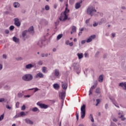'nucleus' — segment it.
Instances as JSON below:
<instances>
[{
	"label": "nucleus",
	"mask_w": 126,
	"mask_h": 126,
	"mask_svg": "<svg viewBox=\"0 0 126 126\" xmlns=\"http://www.w3.org/2000/svg\"><path fill=\"white\" fill-rule=\"evenodd\" d=\"M95 12H97V10L95 9V7L92 6H90L88 7L87 10V14H89L91 16H93Z\"/></svg>",
	"instance_id": "f257e3e1"
},
{
	"label": "nucleus",
	"mask_w": 126,
	"mask_h": 126,
	"mask_svg": "<svg viewBox=\"0 0 126 126\" xmlns=\"http://www.w3.org/2000/svg\"><path fill=\"white\" fill-rule=\"evenodd\" d=\"M22 79L24 81H31L33 79V75L31 74H26L22 77Z\"/></svg>",
	"instance_id": "f03ea898"
},
{
	"label": "nucleus",
	"mask_w": 126,
	"mask_h": 126,
	"mask_svg": "<svg viewBox=\"0 0 126 126\" xmlns=\"http://www.w3.org/2000/svg\"><path fill=\"white\" fill-rule=\"evenodd\" d=\"M86 115V105L83 104L81 107V119H84Z\"/></svg>",
	"instance_id": "7ed1b4c3"
},
{
	"label": "nucleus",
	"mask_w": 126,
	"mask_h": 126,
	"mask_svg": "<svg viewBox=\"0 0 126 126\" xmlns=\"http://www.w3.org/2000/svg\"><path fill=\"white\" fill-rule=\"evenodd\" d=\"M72 66L73 67L74 70L77 71V73L79 74L80 73V70L79 69L80 68L79 66V63H72Z\"/></svg>",
	"instance_id": "20e7f679"
},
{
	"label": "nucleus",
	"mask_w": 126,
	"mask_h": 126,
	"mask_svg": "<svg viewBox=\"0 0 126 126\" xmlns=\"http://www.w3.org/2000/svg\"><path fill=\"white\" fill-rule=\"evenodd\" d=\"M67 19V15H66V13L65 12H62L61 14V16L59 18V20L60 21H64V20H66Z\"/></svg>",
	"instance_id": "39448f33"
},
{
	"label": "nucleus",
	"mask_w": 126,
	"mask_h": 126,
	"mask_svg": "<svg viewBox=\"0 0 126 126\" xmlns=\"http://www.w3.org/2000/svg\"><path fill=\"white\" fill-rule=\"evenodd\" d=\"M59 97L62 100V103H63V100L65 97V91H63L62 92L59 93Z\"/></svg>",
	"instance_id": "423d86ee"
},
{
	"label": "nucleus",
	"mask_w": 126,
	"mask_h": 126,
	"mask_svg": "<svg viewBox=\"0 0 126 126\" xmlns=\"http://www.w3.org/2000/svg\"><path fill=\"white\" fill-rule=\"evenodd\" d=\"M97 84H98V82L97 81H95V82L94 83V85L91 87L90 91H89V95H91L92 94L93 90L92 89H95L96 87H97Z\"/></svg>",
	"instance_id": "0eeeda50"
},
{
	"label": "nucleus",
	"mask_w": 126,
	"mask_h": 126,
	"mask_svg": "<svg viewBox=\"0 0 126 126\" xmlns=\"http://www.w3.org/2000/svg\"><path fill=\"white\" fill-rule=\"evenodd\" d=\"M37 45L40 48L45 47V45H46V43H45V40H39L37 42Z\"/></svg>",
	"instance_id": "6e6552de"
},
{
	"label": "nucleus",
	"mask_w": 126,
	"mask_h": 126,
	"mask_svg": "<svg viewBox=\"0 0 126 126\" xmlns=\"http://www.w3.org/2000/svg\"><path fill=\"white\" fill-rule=\"evenodd\" d=\"M14 24L17 27H20V25H21V23H20V21H19V19L16 18L14 19Z\"/></svg>",
	"instance_id": "1a4fd4ad"
},
{
	"label": "nucleus",
	"mask_w": 126,
	"mask_h": 126,
	"mask_svg": "<svg viewBox=\"0 0 126 126\" xmlns=\"http://www.w3.org/2000/svg\"><path fill=\"white\" fill-rule=\"evenodd\" d=\"M95 38H96V35L95 34L91 35V36L89 37L88 39H87V43H90L91 42H92V40H94Z\"/></svg>",
	"instance_id": "9d476101"
},
{
	"label": "nucleus",
	"mask_w": 126,
	"mask_h": 126,
	"mask_svg": "<svg viewBox=\"0 0 126 126\" xmlns=\"http://www.w3.org/2000/svg\"><path fill=\"white\" fill-rule=\"evenodd\" d=\"M37 106H39L41 109H47V108L49 107L48 105L43 103H40L39 102L37 103Z\"/></svg>",
	"instance_id": "9b49d317"
},
{
	"label": "nucleus",
	"mask_w": 126,
	"mask_h": 126,
	"mask_svg": "<svg viewBox=\"0 0 126 126\" xmlns=\"http://www.w3.org/2000/svg\"><path fill=\"white\" fill-rule=\"evenodd\" d=\"M81 3H82V0H81L80 2H78L75 3V9H78V8H80V7H81Z\"/></svg>",
	"instance_id": "f8f14e48"
},
{
	"label": "nucleus",
	"mask_w": 126,
	"mask_h": 126,
	"mask_svg": "<svg viewBox=\"0 0 126 126\" xmlns=\"http://www.w3.org/2000/svg\"><path fill=\"white\" fill-rule=\"evenodd\" d=\"M27 33H28V31L27 30H25L22 33V38L24 41H25V36L27 34Z\"/></svg>",
	"instance_id": "ddd939ff"
},
{
	"label": "nucleus",
	"mask_w": 126,
	"mask_h": 126,
	"mask_svg": "<svg viewBox=\"0 0 126 126\" xmlns=\"http://www.w3.org/2000/svg\"><path fill=\"white\" fill-rule=\"evenodd\" d=\"M43 77H44V74H43L41 72L38 73L35 76V78H43Z\"/></svg>",
	"instance_id": "4468645a"
},
{
	"label": "nucleus",
	"mask_w": 126,
	"mask_h": 126,
	"mask_svg": "<svg viewBox=\"0 0 126 126\" xmlns=\"http://www.w3.org/2000/svg\"><path fill=\"white\" fill-rule=\"evenodd\" d=\"M54 74L56 77H59L60 76V70L58 69H55Z\"/></svg>",
	"instance_id": "2eb2a0df"
},
{
	"label": "nucleus",
	"mask_w": 126,
	"mask_h": 126,
	"mask_svg": "<svg viewBox=\"0 0 126 126\" xmlns=\"http://www.w3.org/2000/svg\"><path fill=\"white\" fill-rule=\"evenodd\" d=\"M25 122L26 123V124H28V125H33L34 123L33 121L30 120V119L27 118L25 120Z\"/></svg>",
	"instance_id": "dca6fc26"
},
{
	"label": "nucleus",
	"mask_w": 126,
	"mask_h": 126,
	"mask_svg": "<svg viewBox=\"0 0 126 126\" xmlns=\"http://www.w3.org/2000/svg\"><path fill=\"white\" fill-rule=\"evenodd\" d=\"M28 32H29L30 34H32V35H33L34 32V27H33V26L31 27L28 30Z\"/></svg>",
	"instance_id": "f3484780"
},
{
	"label": "nucleus",
	"mask_w": 126,
	"mask_h": 126,
	"mask_svg": "<svg viewBox=\"0 0 126 126\" xmlns=\"http://www.w3.org/2000/svg\"><path fill=\"white\" fill-rule=\"evenodd\" d=\"M33 66H34L33 65V64L30 63V64L26 65L25 68L27 69H31V68H32V67H33Z\"/></svg>",
	"instance_id": "a211bd4d"
},
{
	"label": "nucleus",
	"mask_w": 126,
	"mask_h": 126,
	"mask_svg": "<svg viewBox=\"0 0 126 126\" xmlns=\"http://www.w3.org/2000/svg\"><path fill=\"white\" fill-rule=\"evenodd\" d=\"M120 87H125V90H126V82L120 83L119 85Z\"/></svg>",
	"instance_id": "6ab92c4d"
},
{
	"label": "nucleus",
	"mask_w": 126,
	"mask_h": 126,
	"mask_svg": "<svg viewBox=\"0 0 126 126\" xmlns=\"http://www.w3.org/2000/svg\"><path fill=\"white\" fill-rule=\"evenodd\" d=\"M112 102L116 107H117V108H120V106H119V104L117 103V102H116V100L115 99H112Z\"/></svg>",
	"instance_id": "aec40b11"
},
{
	"label": "nucleus",
	"mask_w": 126,
	"mask_h": 126,
	"mask_svg": "<svg viewBox=\"0 0 126 126\" xmlns=\"http://www.w3.org/2000/svg\"><path fill=\"white\" fill-rule=\"evenodd\" d=\"M77 56L78 57L79 60H81L83 58V53H78Z\"/></svg>",
	"instance_id": "412c9836"
},
{
	"label": "nucleus",
	"mask_w": 126,
	"mask_h": 126,
	"mask_svg": "<svg viewBox=\"0 0 126 126\" xmlns=\"http://www.w3.org/2000/svg\"><path fill=\"white\" fill-rule=\"evenodd\" d=\"M103 75H100L98 77V81L99 82H103V80H104L103 78Z\"/></svg>",
	"instance_id": "4be33fe9"
},
{
	"label": "nucleus",
	"mask_w": 126,
	"mask_h": 126,
	"mask_svg": "<svg viewBox=\"0 0 126 126\" xmlns=\"http://www.w3.org/2000/svg\"><path fill=\"white\" fill-rule=\"evenodd\" d=\"M20 5L19 4V3L17 2H15L13 3V6L14 7H15V8H17V7H19V6Z\"/></svg>",
	"instance_id": "5701e85b"
},
{
	"label": "nucleus",
	"mask_w": 126,
	"mask_h": 126,
	"mask_svg": "<svg viewBox=\"0 0 126 126\" xmlns=\"http://www.w3.org/2000/svg\"><path fill=\"white\" fill-rule=\"evenodd\" d=\"M12 39H13V41H14L15 43H18V42H19V39L17 38L15 36L13 37Z\"/></svg>",
	"instance_id": "b1692460"
},
{
	"label": "nucleus",
	"mask_w": 126,
	"mask_h": 126,
	"mask_svg": "<svg viewBox=\"0 0 126 126\" xmlns=\"http://www.w3.org/2000/svg\"><path fill=\"white\" fill-rule=\"evenodd\" d=\"M106 19L102 18L101 19L100 22L99 23V25H101L102 23H106Z\"/></svg>",
	"instance_id": "393cba45"
},
{
	"label": "nucleus",
	"mask_w": 126,
	"mask_h": 126,
	"mask_svg": "<svg viewBox=\"0 0 126 126\" xmlns=\"http://www.w3.org/2000/svg\"><path fill=\"white\" fill-rule=\"evenodd\" d=\"M62 88H63V89H64V90H65L67 88V84H66V83L63 84Z\"/></svg>",
	"instance_id": "a878e982"
},
{
	"label": "nucleus",
	"mask_w": 126,
	"mask_h": 126,
	"mask_svg": "<svg viewBox=\"0 0 126 126\" xmlns=\"http://www.w3.org/2000/svg\"><path fill=\"white\" fill-rule=\"evenodd\" d=\"M53 87L55 89H59V88H60V85L58 84H54L53 85Z\"/></svg>",
	"instance_id": "bb28decb"
},
{
	"label": "nucleus",
	"mask_w": 126,
	"mask_h": 126,
	"mask_svg": "<svg viewBox=\"0 0 126 126\" xmlns=\"http://www.w3.org/2000/svg\"><path fill=\"white\" fill-rule=\"evenodd\" d=\"M34 90V93H35V92H37V91H38V90H40V89H38L37 88H32V89H30L28 90Z\"/></svg>",
	"instance_id": "cd10ccee"
},
{
	"label": "nucleus",
	"mask_w": 126,
	"mask_h": 126,
	"mask_svg": "<svg viewBox=\"0 0 126 126\" xmlns=\"http://www.w3.org/2000/svg\"><path fill=\"white\" fill-rule=\"evenodd\" d=\"M32 112H40V110L37 107H34L32 109Z\"/></svg>",
	"instance_id": "c85d7f7f"
},
{
	"label": "nucleus",
	"mask_w": 126,
	"mask_h": 126,
	"mask_svg": "<svg viewBox=\"0 0 126 126\" xmlns=\"http://www.w3.org/2000/svg\"><path fill=\"white\" fill-rule=\"evenodd\" d=\"M72 31L73 33H75L76 32V27L74 26H72Z\"/></svg>",
	"instance_id": "c756f323"
},
{
	"label": "nucleus",
	"mask_w": 126,
	"mask_h": 126,
	"mask_svg": "<svg viewBox=\"0 0 126 126\" xmlns=\"http://www.w3.org/2000/svg\"><path fill=\"white\" fill-rule=\"evenodd\" d=\"M89 119H91V122H92V123H94V118H93V115H92V114H90L89 116Z\"/></svg>",
	"instance_id": "7c9ffc66"
},
{
	"label": "nucleus",
	"mask_w": 126,
	"mask_h": 126,
	"mask_svg": "<svg viewBox=\"0 0 126 126\" xmlns=\"http://www.w3.org/2000/svg\"><path fill=\"white\" fill-rule=\"evenodd\" d=\"M119 118L120 119H121V121H125L126 120V117L124 116V115H121V116H120Z\"/></svg>",
	"instance_id": "2f4dec72"
},
{
	"label": "nucleus",
	"mask_w": 126,
	"mask_h": 126,
	"mask_svg": "<svg viewBox=\"0 0 126 126\" xmlns=\"http://www.w3.org/2000/svg\"><path fill=\"white\" fill-rule=\"evenodd\" d=\"M62 37H63V34H59L57 36V40H60V39H61Z\"/></svg>",
	"instance_id": "473e14b6"
},
{
	"label": "nucleus",
	"mask_w": 126,
	"mask_h": 126,
	"mask_svg": "<svg viewBox=\"0 0 126 126\" xmlns=\"http://www.w3.org/2000/svg\"><path fill=\"white\" fill-rule=\"evenodd\" d=\"M100 88H97L96 90H95V93H97V94H100Z\"/></svg>",
	"instance_id": "72a5a7b5"
},
{
	"label": "nucleus",
	"mask_w": 126,
	"mask_h": 126,
	"mask_svg": "<svg viewBox=\"0 0 126 126\" xmlns=\"http://www.w3.org/2000/svg\"><path fill=\"white\" fill-rule=\"evenodd\" d=\"M46 70H47V68L46 67H43L42 72H43V73H46Z\"/></svg>",
	"instance_id": "f704fd0d"
},
{
	"label": "nucleus",
	"mask_w": 126,
	"mask_h": 126,
	"mask_svg": "<svg viewBox=\"0 0 126 126\" xmlns=\"http://www.w3.org/2000/svg\"><path fill=\"white\" fill-rule=\"evenodd\" d=\"M4 118V114H2L0 116V122H1V121L2 120H3V118Z\"/></svg>",
	"instance_id": "c9c22d12"
},
{
	"label": "nucleus",
	"mask_w": 126,
	"mask_h": 126,
	"mask_svg": "<svg viewBox=\"0 0 126 126\" xmlns=\"http://www.w3.org/2000/svg\"><path fill=\"white\" fill-rule=\"evenodd\" d=\"M19 115L20 116V117H22V116H25L26 115L25 112L22 111V112H21Z\"/></svg>",
	"instance_id": "e433bc0d"
},
{
	"label": "nucleus",
	"mask_w": 126,
	"mask_h": 126,
	"mask_svg": "<svg viewBox=\"0 0 126 126\" xmlns=\"http://www.w3.org/2000/svg\"><path fill=\"white\" fill-rule=\"evenodd\" d=\"M96 102L97 103L95 104V106H98V105H99V103H100V102H101V100H100V99H96Z\"/></svg>",
	"instance_id": "4c0bfd02"
},
{
	"label": "nucleus",
	"mask_w": 126,
	"mask_h": 126,
	"mask_svg": "<svg viewBox=\"0 0 126 126\" xmlns=\"http://www.w3.org/2000/svg\"><path fill=\"white\" fill-rule=\"evenodd\" d=\"M89 22H90V18L86 20V24H87L88 26H89Z\"/></svg>",
	"instance_id": "58836bf2"
},
{
	"label": "nucleus",
	"mask_w": 126,
	"mask_h": 126,
	"mask_svg": "<svg viewBox=\"0 0 126 126\" xmlns=\"http://www.w3.org/2000/svg\"><path fill=\"white\" fill-rule=\"evenodd\" d=\"M79 117V115L78 114V112H76V118L77 119V121H78Z\"/></svg>",
	"instance_id": "ea45409f"
},
{
	"label": "nucleus",
	"mask_w": 126,
	"mask_h": 126,
	"mask_svg": "<svg viewBox=\"0 0 126 126\" xmlns=\"http://www.w3.org/2000/svg\"><path fill=\"white\" fill-rule=\"evenodd\" d=\"M25 109H26V106L25 105H23L21 107L22 111H25Z\"/></svg>",
	"instance_id": "a19ab883"
},
{
	"label": "nucleus",
	"mask_w": 126,
	"mask_h": 126,
	"mask_svg": "<svg viewBox=\"0 0 126 126\" xmlns=\"http://www.w3.org/2000/svg\"><path fill=\"white\" fill-rule=\"evenodd\" d=\"M14 29V26H11L9 27V30H10V31H12Z\"/></svg>",
	"instance_id": "79ce46f5"
},
{
	"label": "nucleus",
	"mask_w": 126,
	"mask_h": 126,
	"mask_svg": "<svg viewBox=\"0 0 126 126\" xmlns=\"http://www.w3.org/2000/svg\"><path fill=\"white\" fill-rule=\"evenodd\" d=\"M45 9L46 10H49L50 9V6H49L48 5H46L45 7Z\"/></svg>",
	"instance_id": "37998d69"
},
{
	"label": "nucleus",
	"mask_w": 126,
	"mask_h": 126,
	"mask_svg": "<svg viewBox=\"0 0 126 126\" xmlns=\"http://www.w3.org/2000/svg\"><path fill=\"white\" fill-rule=\"evenodd\" d=\"M4 89H6V90H9V89H10V88L8 87V86L6 85L4 87Z\"/></svg>",
	"instance_id": "c03bdc74"
},
{
	"label": "nucleus",
	"mask_w": 126,
	"mask_h": 126,
	"mask_svg": "<svg viewBox=\"0 0 126 126\" xmlns=\"http://www.w3.org/2000/svg\"><path fill=\"white\" fill-rule=\"evenodd\" d=\"M59 23H60L59 21H57L55 22V26H56L55 29H57V26H58V25H59Z\"/></svg>",
	"instance_id": "a18cd8bd"
},
{
	"label": "nucleus",
	"mask_w": 126,
	"mask_h": 126,
	"mask_svg": "<svg viewBox=\"0 0 126 126\" xmlns=\"http://www.w3.org/2000/svg\"><path fill=\"white\" fill-rule=\"evenodd\" d=\"M38 64H39V65H42V64H43V62H42V61H38Z\"/></svg>",
	"instance_id": "49530a36"
},
{
	"label": "nucleus",
	"mask_w": 126,
	"mask_h": 126,
	"mask_svg": "<svg viewBox=\"0 0 126 126\" xmlns=\"http://www.w3.org/2000/svg\"><path fill=\"white\" fill-rule=\"evenodd\" d=\"M6 108L8 109V110H11V107L9 106V105H7L6 106Z\"/></svg>",
	"instance_id": "de8ad7c7"
},
{
	"label": "nucleus",
	"mask_w": 126,
	"mask_h": 126,
	"mask_svg": "<svg viewBox=\"0 0 126 126\" xmlns=\"http://www.w3.org/2000/svg\"><path fill=\"white\" fill-rule=\"evenodd\" d=\"M4 32L5 34H9V31L8 30H5Z\"/></svg>",
	"instance_id": "09e8293b"
},
{
	"label": "nucleus",
	"mask_w": 126,
	"mask_h": 126,
	"mask_svg": "<svg viewBox=\"0 0 126 126\" xmlns=\"http://www.w3.org/2000/svg\"><path fill=\"white\" fill-rule=\"evenodd\" d=\"M23 59L22 57H18L16 58L17 61H22Z\"/></svg>",
	"instance_id": "8fccbe9b"
},
{
	"label": "nucleus",
	"mask_w": 126,
	"mask_h": 126,
	"mask_svg": "<svg viewBox=\"0 0 126 126\" xmlns=\"http://www.w3.org/2000/svg\"><path fill=\"white\" fill-rule=\"evenodd\" d=\"M19 105H20V103L19 102H17L16 103V108H19Z\"/></svg>",
	"instance_id": "3c124183"
},
{
	"label": "nucleus",
	"mask_w": 126,
	"mask_h": 126,
	"mask_svg": "<svg viewBox=\"0 0 126 126\" xmlns=\"http://www.w3.org/2000/svg\"><path fill=\"white\" fill-rule=\"evenodd\" d=\"M4 100H5L4 98H0V103H2V102H4Z\"/></svg>",
	"instance_id": "603ef678"
},
{
	"label": "nucleus",
	"mask_w": 126,
	"mask_h": 126,
	"mask_svg": "<svg viewBox=\"0 0 126 126\" xmlns=\"http://www.w3.org/2000/svg\"><path fill=\"white\" fill-rule=\"evenodd\" d=\"M94 27H96V26H98V23H94L93 24Z\"/></svg>",
	"instance_id": "864d4df0"
},
{
	"label": "nucleus",
	"mask_w": 126,
	"mask_h": 126,
	"mask_svg": "<svg viewBox=\"0 0 126 126\" xmlns=\"http://www.w3.org/2000/svg\"><path fill=\"white\" fill-rule=\"evenodd\" d=\"M85 43H86V40H82V41H81V44H82V45H83L84 44H85Z\"/></svg>",
	"instance_id": "5fc2aeb1"
},
{
	"label": "nucleus",
	"mask_w": 126,
	"mask_h": 126,
	"mask_svg": "<svg viewBox=\"0 0 126 126\" xmlns=\"http://www.w3.org/2000/svg\"><path fill=\"white\" fill-rule=\"evenodd\" d=\"M65 43L66 45H69V40H67L65 41Z\"/></svg>",
	"instance_id": "6e6d98bb"
},
{
	"label": "nucleus",
	"mask_w": 126,
	"mask_h": 126,
	"mask_svg": "<svg viewBox=\"0 0 126 126\" xmlns=\"http://www.w3.org/2000/svg\"><path fill=\"white\" fill-rule=\"evenodd\" d=\"M18 96L20 97H22V96H23V94H21V93L18 94Z\"/></svg>",
	"instance_id": "4d7b16f0"
},
{
	"label": "nucleus",
	"mask_w": 126,
	"mask_h": 126,
	"mask_svg": "<svg viewBox=\"0 0 126 126\" xmlns=\"http://www.w3.org/2000/svg\"><path fill=\"white\" fill-rule=\"evenodd\" d=\"M69 45L70 46V47H72V46H73V42H70L69 43Z\"/></svg>",
	"instance_id": "13d9d810"
},
{
	"label": "nucleus",
	"mask_w": 126,
	"mask_h": 126,
	"mask_svg": "<svg viewBox=\"0 0 126 126\" xmlns=\"http://www.w3.org/2000/svg\"><path fill=\"white\" fill-rule=\"evenodd\" d=\"M113 122H115V123H117V122H118V120L116 118H113Z\"/></svg>",
	"instance_id": "bf43d9fd"
},
{
	"label": "nucleus",
	"mask_w": 126,
	"mask_h": 126,
	"mask_svg": "<svg viewBox=\"0 0 126 126\" xmlns=\"http://www.w3.org/2000/svg\"><path fill=\"white\" fill-rule=\"evenodd\" d=\"M112 36L113 38H115V37L116 36V33H112Z\"/></svg>",
	"instance_id": "052dcab7"
},
{
	"label": "nucleus",
	"mask_w": 126,
	"mask_h": 126,
	"mask_svg": "<svg viewBox=\"0 0 126 126\" xmlns=\"http://www.w3.org/2000/svg\"><path fill=\"white\" fill-rule=\"evenodd\" d=\"M2 69V64L0 63V70Z\"/></svg>",
	"instance_id": "680f3d73"
},
{
	"label": "nucleus",
	"mask_w": 126,
	"mask_h": 126,
	"mask_svg": "<svg viewBox=\"0 0 126 126\" xmlns=\"http://www.w3.org/2000/svg\"><path fill=\"white\" fill-rule=\"evenodd\" d=\"M24 97H25L26 98H30L31 95H25Z\"/></svg>",
	"instance_id": "e2e57ef3"
},
{
	"label": "nucleus",
	"mask_w": 126,
	"mask_h": 126,
	"mask_svg": "<svg viewBox=\"0 0 126 126\" xmlns=\"http://www.w3.org/2000/svg\"><path fill=\"white\" fill-rule=\"evenodd\" d=\"M58 6V5L57 4H55L54 5V8L56 9Z\"/></svg>",
	"instance_id": "0e129e2a"
},
{
	"label": "nucleus",
	"mask_w": 126,
	"mask_h": 126,
	"mask_svg": "<svg viewBox=\"0 0 126 126\" xmlns=\"http://www.w3.org/2000/svg\"><path fill=\"white\" fill-rule=\"evenodd\" d=\"M41 57H42V58H44V57H45V54H41Z\"/></svg>",
	"instance_id": "69168bd1"
},
{
	"label": "nucleus",
	"mask_w": 126,
	"mask_h": 126,
	"mask_svg": "<svg viewBox=\"0 0 126 126\" xmlns=\"http://www.w3.org/2000/svg\"><path fill=\"white\" fill-rule=\"evenodd\" d=\"M3 59H6V55H3Z\"/></svg>",
	"instance_id": "338daca9"
},
{
	"label": "nucleus",
	"mask_w": 126,
	"mask_h": 126,
	"mask_svg": "<svg viewBox=\"0 0 126 126\" xmlns=\"http://www.w3.org/2000/svg\"><path fill=\"white\" fill-rule=\"evenodd\" d=\"M108 104H105V109H108Z\"/></svg>",
	"instance_id": "774afa93"
}]
</instances>
